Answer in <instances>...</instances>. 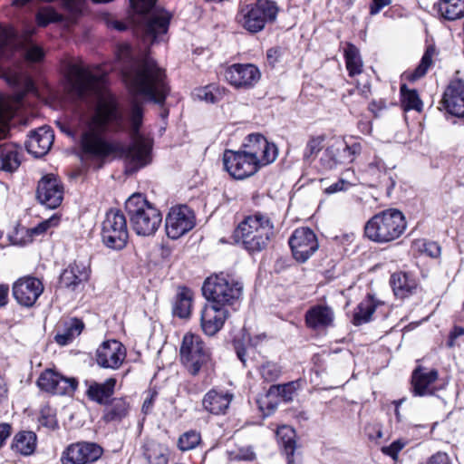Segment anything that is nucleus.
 Segmentation results:
<instances>
[{
    "label": "nucleus",
    "mask_w": 464,
    "mask_h": 464,
    "mask_svg": "<svg viewBox=\"0 0 464 464\" xmlns=\"http://www.w3.org/2000/svg\"><path fill=\"white\" fill-rule=\"evenodd\" d=\"M103 406L102 420L105 423L121 422L130 412V403L123 397L111 398Z\"/></svg>",
    "instance_id": "obj_31"
},
{
    "label": "nucleus",
    "mask_w": 464,
    "mask_h": 464,
    "mask_svg": "<svg viewBox=\"0 0 464 464\" xmlns=\"http://www.w3.org/2000/svg\"><path fill=\"white\" fill-rule=\"evenodd\" d=\"M424 252L430 257L436 258L440 256V246L437 242L430 241L424 244Z\"/></svg>",
    "instance_id": "obj_54"
},
{
    "label": "nucleus",
    "mask_w": 464,
    "mask_h": 464,
    "mask_svg": "<svg viewBox=\"0 0 464 464\" xmlns=\"http://www.w3.org/2000/svg\"><path fill=\"white\" fill-rule=\"evenodd\" d=\"M392 0H372L370 5V14L372 15L377 14L383 7L389 5Z\"/></svg>",
    "instance_id": "obj_58"
},
{
    "label": "nucleus",
    "mask_w": 464,
    "mask_h": 464,
    "mask_svg": "<svg viewBox=\"0 0 464 464\" xmlns=\"http://www.w3.org/2000/svg\"><path fill=\"white\" fill-rule=\"evenodd\" d=\"M351 186V183L340 179L338 181L333 183L324 189V193L330 195L340 191L347 190Z\"/></svg>",
    "instance_id": "obj_53"
},
{
    "label": "nucleus",
    "mask_w": 464,
    "mask_h": 464,
    "mask_svg": "<svg viewBox=\"0 0 464 464\" xmlns=\"http://www.w3.org/2000/svg\"><path fill=\"white\" fill-rule=\"evenodd\" d=\"M157 0H130L131 8L144 14L141 25L144 44L164 41L168 33L171 14L166 10H153Z\"/></svg>",
    "instance_id": "obj_5"
},
{
    "label": "nucleus",
    "mask_w": 464,
    "mask_h": 464,
    "mask_svg": "<svg viewBox=\"0 0 464 464\" xmlns=\"http://www.w3.org/2000/svg\"><path fill=\"white\" fill-rule=\"evenodd\" d=\"M366 171L371 177L375 179L380 185L384 186L387 193L390 194L396 181L392 176L391 169H388L382 159L375 157L373 160L368 164Z\"/></svg>",
    "instance_id": "obj_32"
},
{
    "label": "nucleus",
    "mask_w": 464,
    "mask_h": 464,
    "mask_svg": "<svg viewBox=\"0 0 464 464\" xmlns=\"http://www.w3.org/2000/svg\"><path fill=\"white\" fill-rule=\"evenodd\" d=\"M337 150L333 148L331 144L322 153L320 163L325 169H332L339 165L335 156V153L338 151Z\"/></svg>",
    "instance_id": "obj_46"
},
{
    "label": "nucleus",
    "mask_w": 464,
    "mask_h": 464,
    "mask_svg": "<svg viewBox=\"0 0 464 464\" xmlns=\"http://www.w3.org/2000/svg\"><path fill=\"white\" fill-rule=\"evenodd\" d=\"M201 441L199 432L190 430L181 434L178 440V448L181 451H188L195 449Z\"/></svg>",
    "instance_id": "obj_44"
},
{
    "label": "nucleus",
    "mask_w": 464,
    "mask_h": 464,
    "mask_svg": "<svg viewBox=\"0 0 464 464\" xmlns=\"http://www.w3.org/2000/svg\"><path fill=\"white\" fill-rule=\"evenodd\" d=\"M233 394L218 389L209 390L202 399L204 411L210 414H225L232 401Z\"/></svg>",
    "instance_id": "obj_27"
},
{
    "label": "nucleus",
    "mask_w": 464,
    "mask_h": 464,
    "mask_svg": "<svg viewBox=\"0 0 464 464\" xmlns=\"http://www.w3.org/2000/svg\"><path fill=\"white\" fill-rule=\"evenodd\" d=\"M84 385L86 387L85 395L87 398L99 405H104L109 402L115 392L117 379L110 377L103 382H99L94 380H85Z\"/></svg>",
    "instance_id": "obj_25"
},
{
    "label": "nucleus",
    "mask_w": 464,
    "mask_h": 464,
    "mask_svg": "<svg viewBox=\"0 0 464 464\" xmlns=\"http://www.w3.org/2000/svg\"><path fill=\"white\" fill-rule=\"evenodd\" d=\"M11 425L5 422L0 423V448L5 444L6 439L11 435Z\"/></svg>",
    "instance_id": "obj_61"
},
{
    "label": "nucleus",
    "mask_w": 464,
    "mask_h": 464,
    "mask_svg": "<svg viewBox=\"0 0 464 464\" xmlns=\"http://www.w3.org/2000/svg\"><path fill=\"white\" fill-rule=\"evenodd\" d=\"M234 348H235L237 358L241 361V362L243 364H246V348H245L244 344L240 341L235 340L234 341Z\"/></svg>",
    "instance_id": "obj_60"
},
{
    "label": "nucleus",
    "mask_w": 464,
    "mask_h": 464,
    "mask_svg": "<svg viewBox=\"0 0 464 464\" xmlns=\"http://www.w3.org/2000/svg\"><path fill=\"white\" fill-rule=\"evenodd\" d=\"M304 319L308 328L314 331L324 330L333 325L334 313L328 305L315 304L306 311Z\"/></svg>",
    "instance_id": "obj_26"
},
{
    "label": "nucleus",
    "mask_w": 464,
    "mask_h": 464,
    "mask_svg": "<svg viewBox=\"0 0 464 464\" xmlns=\"http://www.w3.org/2000/svg\"><path fill=\"white\" fill-rule=\"evenodd\" d=\"M44 50L35 44H29L25 50V58L29 62L37 63L44 59Z\"/></svg>",
    "instance_id": "obj_51"
},
{
    "label": "nucleus",
    "mask_w": 464,
    "mask_h": 464,
    "mask_svg": "<svg viewBox=\"0 0 464 464\" xmlns=\"http://www.w3.org/2000/svg\"><path fill=\"white\" fill-rule=\"evenodd\" d=\"M102 240L111 249H122L129 238L126 218L119 209H110L102 225Z\"/></svg>",
    "instance_id": "obj_10"
},
{
    "label": "nucleus",
    "mask_w": 464,
    "mask_h": 464,
    "mask_svg": "<svg viewBox=\"0 0 464 464\" xmlns=\"http://www.w3.org/2000/svg\"><path fill=\"white\" fill-rule=\"evenodd\" d=\"M394 295L399 298H405L416 288V282L406 273H394L390 280Z\"/></svg>",
    "instance_id": "obj_37"
},
{
    "label": "nucleus",
    "mask_w": 464,
    "mask_h": 464,
    "mask_svg": "<svg viewBox=\"0 0 464 464\" xmlns=\"http://www.w3.org/2000/svg\"><path fill=\"white\" fill-rule=\"evenodd\" d=\"M83 328L84 324L81 319L70 318L63 322L62 328L56 333L54 340L62 346L68 345L82 334Z\"/></svg>",
    "instance_id": "obj_33"
},
{
    "label": "nucleus",
    "mask_w": 464,
    "mask_h": 464,
    "mask_svg": "<svg viewBox=\"0 0 464 464\" xmlns=\"http://www.w3.org/2000/svg\"><path fill=\"white\" fill-rule=\"evenodd\" d=\"M41 391L53 395H72L78 387L75 378L62 375L53 369H45L36 382Z\"/></svg>",
    "instance_id": "obj_13"
},
{
    "label": "nucleus",
    "mask_w": 464,
    "mask_h": 464,
    "mask_svg": "<svg viewBox=\"0 0 464 464\" xmlns=\"http://www.w3.org/2000/svg\"><path fill=\"white\" fill-rule=\"evenodd\" d=\"M116 55L117 66L130 91L160 106L161 118H167L169 110L164 108V104L170 88L165 71L150 54H145L140 59L135 58L129 44L120 45Z\"/></svg>",
    "instance_id": "obj_2"
},
{
    "label": "nucleus",
    "mask_w": 464,
    "mask_h": 464,
    "mask_svg": "<svg viewBox=\"0 0 464 464\" xmlns=\"http://www.w3.org/2000/svg\"><path fill=\"white\" fill-rule=\"evenodd\" d=\"M242 292L243 284L223 272L208 276L202 286V294L209 304L226 308L234 304L241 297Z\"/></svg>",
    "instance_id": "obj_7"
},
{
    "label": "nucleus",
    "mask_w": 464,
    "mask_h": 464,
    "mask_svg": "<svg viewBox=\"0 0 464 464\" xmlns=\"http://www.w3.org/2000/svg\"><path fill=\"white\" fill-rule=\"evenodd\" d=\"M126 358V349L116 340L103 342L96 351V362L102 368L117 370Z\"/></svg>",
    "instance_id": "obj_19"
},
{
    "label": "nucleus",
    "mask_w": 464,
    "mask_h": 464,
    "mask_svg": "<svg viewBox=\"0 0 464 464\" xmlns=\"http://www.w3.org/2000/svg\"><path fill=\"white\" fill-rule=\"evenodd\" d=\"M281 56V49L280 48H270L266 52V59L270 65L274 66L276 63L278 62L279 57Z\"/></svg>",
    "instance_id": "obj_59"
},
{
    "label": "nucleus",
    "mask_w": 464,
    "mask_h": 464,
    "mask_svg": "<svg viewBox=\"0 0 464 464\" xmlns=\"http://www.w3.org/2000/svg\"><path fill=\"white\" fill-rule=\"evenodd\" d=\"M102 449L91 442H79L70 445L63 453V464H86L96 461L102 455Z\"/></svg>",
    "instance_id": "obj_18"
},
{
    "label": "nucleus",
    "mask_w": 464,
    "mask_h": 464,
    "mask_svg": "<svg viewBox=\"0 0 464 464\" xmlns=\"http://www.w3.org/2000/svg\"><path fill=\"white\" fill-rule=\"evenodd\" d=\"M53 222V218L46 219V220L41 222L40 224H38L36 227H33L30 230V234L32 236H38V235H42V234L45 233L51 227Z\"/></svg>",
    "instance_id": "obj_55"
},
{
    "label": "nucleus",
    "mask_w": 464,
    "mask_h": 464,
    "mask_svg": "<svg viewBox=\"0 0 464 464\" xmlns=\"http://www.w3.org/2000/svg\"><path fill=\"white\" fill-rule=\"evenodd\" d=\"M226 80L236 88L249 89L261 78L259 69L252 63H234L225 71Z\"/></svg>",
    "instance_id": "obj_16"
},
{
    "label": "nucleus",
    "mask_w": 464,
    "mask_h": 464,
    "mask_svg": "<svg viewBox=\"0 0 464 464\" xmlns=\"http://www.w3.org/2000/svg\"><path fill=\"white\" fill-rule=\"evenodd\" d=\"M53 140V130L49 126H42L30 132L25 141V148L30 154L40 158L47 154Z\"/></svg>",
    "instance_id": "obj_24"
},
{
    "label": "nucleus",
    "mask_w": 464,
    "mask_h": 464,
    "mask_svg": "<svg viewBox=\"0 0 464 464\" xmlns=\"http://www.w3.org/2000/svg\"><path fill=\"white\" fill-rule=\"evenodd\" d=\"M345 65L351 77L362 72L363 63L359 49L351 43H347L344 49Z\"/></svg>",
    "instance_id": "obj_39"
},
{
    "label": "nucleus",
    "mask_w": 464,
    "mask_h": 464,
    "mask_svg": "<svg viewBox=\"0 0 464 464\" xmlns=\"http://www.w3.org/2000/svg\"><path fill=\"white\" fill-rule=\"evenodd\" d=\"M224 169L235 179H245L256 174L260 167L243 150H226L223 153Z\"/></svg>",
    "instance_id": "obj_12"
},
{
    "label": "nucleus",
    "mask_w": 464,
    "mask_h": 464,
    "mask_svg": "<svg viewBox=\"0 0 464 464\" xmlns=\"http://www.w3.org/2000/svg\"><path fill=\"white\" fill-rule=\"evenodd\" d=\"M441 103L449 114L464 118V81L451 80L443 92Z\"/></svg>",
    "instance_id": "obj_21"
},
{
    "label": "nucleus",
    "mask_w": 464,
    "mask_h": 464,
    "mask_svg": "<svg viewBox=\"0 0 464 464\" xmlns=\"http://www.w3.org/2000/svg\"><path fill=\"white\" fill-rule=\"evenodd\" d=\"M193 293L186 287H179L177 295L172 304V314L181 319L190 316L192 306Z\"/></svg>",
    "instance_id": "obj_34"
},
{
    "label": "nucleus",
    "mask_w": 464,
    "mask_h": 464,
    "mask_svg": "<svg viewBox=\"0 0 464 464\" xmlns=\"http://www.w3.org/2000/svg\"><path fill=\"white\" fill-rule=\"evenodd\" d=\"M180 359L189 373L195 376L210 362L211 355L199 335L186 334L180 346Z\"/></svg>",
    "instance_id": "obj_9"
},
{
    "label": "nucleus",
    "mask_w": 464,
    "mask_h": 464,
    "mask_svg": "<svg viewBox=\"0 0 464 464\" xmlns=\"http://www.w3.org/2000/svg\"><path fill=\"white\" fill-rule=\"evenodd\" d=\"M125 210L130 227L138 236H152L161 225V212L140 193L129 197L125 202Z\"/></svg>",
    "instance_id": "obj_4"
},
{
    "label": "nucleus",
    "mask_w": 464,
    "mask_h": 464,
    "mask_svg": "<svg viewBox=\"0 0 464 464\" xmlns=\"http://www.w3.org/2000/svg\"><path fill=\"white\" fill-rule=\"evenodd\" d=\"M323 141L324 138L320 136L310 139L304 149V159L308 160L313 155L318 153L322 150Z\"/></svg>",
    "instance_id": "obj_47"
},
{
    "label": "nucleus",
    "mask_w": 464,
    "mask_h": 464,
    "mask_svg": "<svg viewBox=\"0 0 464 464\" xmlns=\"http://www.w3.org/2000/svg\"><path fill=\"white\" fill-rule=\"evenodd\" d=\"M43 282L34 276L19 278L13 285V295L17 303L25 307L33 306L44 292Z\"/></svg>",
    "instance_id": "obj_17"
},
{
    "label": "nucleus",
    "mask_w": 464,
    "mask_h": 464,
    "mask_svg": "<svg viewBox=\"0 0 464 464\" xmlns=\"http://www.w3.org/2000/svg\"><path fill=\"white\" fill-rule=\"evenodd\" d=\"M71 92L79 99H96L94 112L82 115L77 132L82 155L103 160L114 155L122 158L127 173H135L152 161L153 139L140 132L144 108L135 98L123 115L116 98L106 92L105 76L88 68L71 64L68 71Z\"/></svg>",
    "instance_id": "obj_1"
},
{
    "label": "nucleus",
    "mask_w": 464,
    "mask_h": 464,
    "mask_svg": "<svg viewBox=\"0 0 464 464\" xmlns=\"http://www.w3.org/2000/svg\"><path fill=\"white\" fill-rule=\"evenodd\" d=\"M376 308L373 297L368 295L354 309L352 323L356 326L369 323Z\"/></svg>",
    "instance_id": "obj_38"
},
{
    "label": "nucleus",
    "mask_w": 464,
    "mask_h": 464,
    "mask_svg": "<svg viewBox=\"0 0 464 464\" xmlns=\"http://www.w3.org/2000/svg\"><path fill=\"white\" fill-rule=\"evenodd\" d=\"M9 287L7 285H0V307H4L8 303Z\"/></svg>",
    "instance_id": "obj_62"
},
{
    "label": "nucleus",
    "mask_w": 464,
    "mask_h": 464,
    "mask_svg": "<svg viewBox=\"0 0 464 464\" xmlns=\"http://www.w3.org/2000/svg\"><path fill=\"white\" fill-rule=\"evenodd\" d=\"M362 146L361 142L353 140L351 143L347 142V151L349 156L352 158V162L355 160V158L361 154Z\"/></svg>",
    "instance_id": "obj_56"
},
{
    "label": "nucleus",
    "mask_w": 464,
    "mask_h": 464,
    "mask_svg": "<svg viewBox=\"0 0 464 464\" xmlns=\"http://www.w3.org/2000/svg\"><path fill=\"white\" fill-rule=\"evenodd\" d=\"M296 392V382H290L285 384L270 386L267 396L277 395L282 398L284 401H291Z\"/></svg>",
    "instance_id": "obj_43"
},
{
    "label": "nucleus",
    "mask_w": 464,
    "mask_h": 464,
    "mask_svg": "<svg viewBox=\"0 0 464 464\" xmlns=\"http://www.w3.org/2000/svg\"><path fill=\"white\" fill-rule=\"evenodd\" d=\"M90 273L88 265L81 261H74L62 272L59 284L68 290L76 291L89 280Z\"/></svg>",
    "instance_id": "obj_23"
},
{
    "label": "nucleus",
    "mask_w": 464,
    "mask_h": 464,
    "mask_svg": "<svg viewBox=\"0 0 464 464\" xmlns=\"http://www.w3.org/2000/svg\"><path fill=\"white\" fill-rule=\"evenodd\" d=\"M404 441L397 440L391 443L389 446L383 447L382 452L385 455L392 457L393 459H396L399 452L404 448Z\"/></svg>",
    "instance_id": "obj_52"
},
{
    "label": "nucleus",
    "mask_w": 464,
    "mask_h": 464,
    "mask_svg": "<svg viewBox=\"0 0 464 464\" xmlns=\"http://www.w3.org/2000/svg\"><path fill=\"white\" fill-rule=\"evenodd\" d=\"M288 243L294 258L301 263L307 261L319 247L315 234L308 227L296 228Z\"/></svg>",
    "instance_id": "obj_15"
},
{
    "label": "nucleus",
    "mask_w": 464,
    "mask_h": 464,
    "mask_svg": "<svg viewBox=\"0 0 464 464\" xmlns=\"http://www.w3.org/2000/svg\"><path fill=\"white\" fill-rule=\"evenodd\" d=\"M229 316L227 308L208 304L201 311L200 326L205 334L214 336Z\"/></svg>",
    "instance_id": "obj_22"
},
{
    "label": "nucleus",
    "mask_w": 464,
    "mask_h": 464,
    "mask_svg": "<svg viewBox=\"0 0 464 464\" xmlns=\"http://www.w3.org/2000/svg\"><path fill=\"white\" fill-rule=\"evenodd\" d=\"M435 47L430 45L424 52L419 65L411 72H405L404 75L410 82H416L422 78L433 63V56L435 54Z\"/></svg>",
    "instance_id": "obj_40"
},
{
    "label": "nucleus",
    "mask_w": 464,
    "mask_h": 464,
    "mask_svg": "<svg viewBox=\"0 0 464 464\" xmlns=\"http://www.w3.org/2000/svg\"><path fill=\"white\" fill-rule=\"evenodd\" d=\"M277 436L279 438L283 452L285 455L287 464H301L302 454L296 445L294 430L288 427H282L278 430Z\"/></svg>",
    "instance_id": "obj_29"
},
{
    "label": "nucleus",
    "mask_w": 464,
    "mask_h": 464,
    "mask_svg": "<svg viewBox=\"0 0 464 464\" xmlns=\"http://www.w3.org/2000/svg\"><path fill=\"white\" fill-rule=\"evenodd\" d=\"M144 455L150 464H167L169 461L168 455L161 450L147 449Z\"/></svg>",
    "instance_id": "obj_48"
},
{
    "label": "nucleus",
    "mask_w": 464,
    "mask_h": 464,
    "mask_svg": "<svg viewBox=\"0 0 464 464\" xmlns=\"http://www.w3.org/2000/svg\"><path fill=\"white\" fill-rule=\"evenodd\" d=\"M23 150L15 143L8 142L0 145V170L13 173L22 162Z\"/></svg>",
    "instance_id": "obj_30"
},
{
    "label": "nucleus",
    "mask_w": 464,
    "mask_h": 464,
    "mask_svg": "<svg viewBox=\"0 0 464 464\" xmlns=\"http://www.w3.org/2000/svg\"><path fill=\"white\" fill-rule=\"evenodd\" d=\"M36 197L47 208H56L63 201V186L54 175H46L38 182Z\"/></svg>",
    "instance_id": "obj_20"
},
{
    "label": "nucleus",
    "mask_w": 464,
    "mask_h": 464,
    "mask_svg": "<svg viewBox=\"0 0 464 464\" xmlns=\"http://www.w3.org/2000/svg\"><path fill=\"white\" fill-rule=\"evenodd\" d=\"M240 150L252 158L260 168L274 162L278 154L276 144L269 142L259 133L249 134Z\"/></svg>",
    "instance_id": "obj_11"
},
{
    "label": "nucleus",
    "mask_w": 464,
    "mask_h": 464,
    "mask_svg": "<svg viewBox=\"0 0 464 464\" xmlns=\"http://www.w3.org/2000/svg\"><path fill=\"white\" fill-rule=\"evenodd\" d=\"M215 87L212 85H208L197 90V96L198 99L205 101L209 103H215L218 102V94L214 92Z\"/></svg>",
    "instance_id": "obj_50"
},
{
    "label": "nucleus",
    "mask_w": 464,
    "mask_h": 464,
    "mask_svg": "<svg viewBox=\"0 0 464 464\" xmlns=\"http://www.w3.org/2000/svg\"><path fill=\"white\" fill-rule=\"evenodd\" d=\"M36 445V434L34 431L22 430L14 435L11 448L23 456H30L35 451Z\"/></svg>",
    "instance_id": "obj_36"
},
{
    "label": "nucleus",
    "mask_w": 464,
    "mask_h": 464,
    "mask_svg": "<svg viewBox=\"0 0 464 464\" xmlns=\"http://www.w3.org/2000/svg\"><path fill=\"white\" fill-rule=\"evenodd\" d=\"M433 9L445 20L460 19L464 16V0H439Z\"/></svg>",
    "instance_id": "obj_35"
},
{
    "label": "nucleus",
    "mask_w": 464,
    "mask_h": 464,
    "mask_svg": "<svg viewBox=\"0 0 464 464\" xmlns=\"http://www.w3.org/2000/svg\"><path fill=\"white\" fill-rule=\"evenodd\" d=\"M438 379V371L430 370L419 366L411 375L412 393L414 396H428L434 393L430 385L433 384Z\"/></svg>",
    "instance_id": "obj_28"
},
{
    "label": "nucleus",
    "mask_w": 464,
    "mask_h": 464,
    "mask_svg": "<svg viewBox=\"0 0 464 464\" xmlns=\"http://www.w3.org/2000/svg\"><path fill=\"white\" fill-rule=\"evenodd\" d=\"M427 464H450V462L448 454L437 452L430 458Z\"/></svg>",
    "instance_id": "obj_57"
},
{
    "label": "nucleus",
    "mask_w": 464,
    "mask_h": 464,
    "mask_svg": "<svg viewBox=\"0 0 464 464\" xmlns=\"http://www.w3.org/2000/svg\"><path fill=\"white\" fill-rule=\"evenodd\" d=\"M195 227V215L186 205L170 208L165 221L167 236L177 239Z\"/></svg>",
    "instance_id": "obj_14"
},
{
    "label": "nucleus",
    "mask_w": 464,
    "mask_h": 464,
    "mask_svg": "<svg viewBox=\"0 0 464 464\" xmlns=\"http://www.w3.org/2000/svg\"><path fill=\"white\" fill-rule=\"evenodd\" d=\"M333 148L338 149L335 153L338 164H348L352 163V158L349 156L347 151V142L345 141H335L332 144Z\"/></svg>",
    "instance_id": "obj_49"
},
{
    "label": "nucleus",
    "mask_w": 464,
    "mask_h": 464,
    "mask_svg": "<svg viewBox=\"0 0 464 464\" xmlns=\"http://www.w3.org/2000/svg\"><path fill=\"white\" fill-rule=\"evenodd\" d=\"M279 7L273 0H256L243 5L237 15V22L248 32L258 33L266 24L276 21Z\"/></svg>",
    "instance_id": "obj_8"
},
{
    "label": "nucleus",
    "mask_w": 464,
    "mask_h": 464,
    "mask_svg": "<svg viewBox=\"0 0 464 464\" xmlns=\"http://www.w3.org/2000/svg\"><path fill=\"white\" fill-rule=\"evenodd\" d=\"M259 373L264 381L272 382L281 376L282 367L276 362L267 361L259 366Z\"/></svg>",
    "instance_id": "obj_45"
},
{
    "label": "nucleus",
    "mask_w": 464,
    "mask_h": 464,
    "mask_svg": "<svg viewBox=\"0 0 464 464\" xmlns=\"http://www.w3.org/2000/svg\"><path fill=\"white\" fill-rule=\"evenodd\" d=\"M233 237L249 255H255L266 250L275 238V225L267 214L256 211L244 218Z\"/></svg>",
    "instance_id": "obj_3"
},
{
    "label": "nucleus",
    "mask_w": 464,
    "mask_h": 464,
    "mask_svg": "<svg viewBox=\"0 0 464 464\" xmlns=\"http://www.w3.org/2000/svg\"><path fill=\"white\" fill-rule=\"evenodd\" d=\"M355 0H339V8L341 11L345 12L350 9Z\"/></svg>",
    "instance_id": "obj_64"
},
{
    "label": "nucleus",
    "mask_w": 464,
    "mask_h": 464,
    "mask_svg": "<svg viewBox=\"0 0 464 464\" xmlns=\"http://www.w3.org/2000/svg\"><path fill=\"white\" fill-rule=\"evenodd\" d=\"M407 227L404 215L389 208L374 215L365 225V236L377 243H388L399 238Z\"/></svg>",
    "instance_id": "obj_6"
},
{
    "label": "nucleus",
    "mask_w": 464,
    "mask_h": 464,
    "mask_svg": "<svg viewBox=\"0 0 464 464\" xmlns=\"http://www.w3.org/2000/svg\"><path fill=\"white\" fill-rule=\"evenodd\" d=\"M38 26L46 27L49 24L63 21V15L51 6L40 7L35 14Z\"/></svg>",
    "instance_id": "obj_42"
},
{
    "label": "nucleus",
    "mask_w": 464,
    "mask_h": 464,
    "mask_svg": "<svg viewBox=\"0 0 464 464\" xmlns=\"http://www.w3.org/2000/svg\"><path fill=\"white\" fill-rule=\"evenodd\" d=\"M401 102L404 111L414 110L420 112L423 108V102L415 89H409L405 83L401 85Z\"/></svg>",
    "instance_id": "obj_41"
},
{
    "label": "nucleus",
    "mask_w": 464,
    "mask_h": 464,
    "mask_svg": "<svg viewBox=\"0 0 464 464\" xmlns=\"http://www.w3.org/2000/svg\"><path fill=\"white\" fill-rule=\"evenodd\" d=\"M9 121L8 112L5 111L4 106L0 103V129L5 128Z\"/></svg>",
    "instance_id": "obj_63"
}]
</instances>
